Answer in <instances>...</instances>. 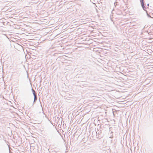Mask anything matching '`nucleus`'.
I'll use <instances>...</instances> for the list:
<instances>
[{
    "mask_svg": "<svg viewBox=\"0 0 153 153\" xmlns=\"http://www.w3.org/2000/svg\"><path fill=\"white\" fill-rule=\"evenodd\" d=\"M140 2L141 5L143 7L144 6L143 0H141Z\"/></svg>",
    "mask_w": 153,
    "mask_h": 153,
    "instance_id": "nucleus-1",
    "label": "nucleus"
},
{
    "mask_svg": "<svg viewBox=\"0 0 153 153\" xmlns=\"http://www.w3.org/2000/svg\"><path fill=\"white\" fill-rule=\"evenodd\" d=\"M34 100H36V95H35V96H34Z\"/></svg>",
    "mask_w": 153,
    "mask_h": 153,
    "instance_id": "nucleus-3",
    "label": "nucleus"
},
{
    "mask_svg": "<svg viewBox=\"0 0 153 153\" xmlns=\"http://www.w3.org/2000/svg\"><path fill=\"white\" fill-rule=\"evenodd\" d=\"M32 91L33 93L34 96H35V95H36L35 91L33 89H32Z\"/></svg>",
    "mask_w": 153,
    "mask_h": 153,
    "instance_id": "nucleus-2",
    "label": "nucleus"
}]
</instances>
